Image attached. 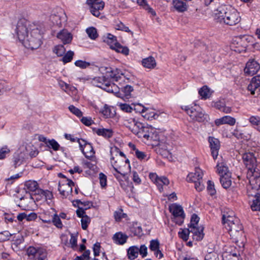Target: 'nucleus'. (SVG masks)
I'll list each match as a JSON object with an SVG mask.
<instances>
[{
  "instance_id": "obj_1",
  "label": "nucleus",
  "mask_w": 260,
  "mask_h": 260,
  "mask_svg": "<svg viewBox=\"0 0 260 260\" xmlns=\"http://www.w3.org/2000/svg\"><path fill=\"white\" fill-rule=\"evenodd\" d=\"M15 32L19 41L28 49H36L42 43L43 31L41 26L25 19L18 20Z\"/></svg>"
},
{
  "instance_id": "obj_2",
  "label": "nucleus",
  "mask_w": 260,
  "mask_h": 260,
  "mask_svg": "<svg viewBox=\"0 0 260 260\" xmlns=\"http://www.w3.org/2000/svg\"><path fill=\"white\" fill-rule=\"evenodd\" d=\"M110 161L114 170L113 172L114 176L119 181L121 186L125 189L127 185L122 181L124 180L127 184H128V177L125 171V169L129 170L131 168L128 159L117 147H114L111 149Z\"/></svg>"
},
{
  "instance_id": "obj_3",
  "label": "nucleus",
  "mask_w": 260,
  "mask_h": 260,
  "mask_svg": "<svg viewBox=\"0 0 260 260\" xmlns=\"http://www.w3.org/2000/svg\"><path fill=\"white\" fill-rule=\"evenodd\" d=\"M244 164L247 169V178L249 180L248 193H251L250 188L256 191L260 187V170L257 167L256 157L252 152H245L242 155Z\"/></svg>"
},
{
  "instance_id": "obj_4",
  "label": "nucleus",
  "mask_w": 260,
  "mask_h": 260,
  "mask_svg": "<svg viewBox=\"0 0 260 260\" xmlns=\"http://www.w3.org/2000/svg\"><path fill=\"white\" fill-rule=\"evenodd\" d=\"M222 223L234 241L239 247H243L245 242V236L242 231L243 227L240 220L231 212L230 214L223 215Z\"/></svg>"
},
{
  "instance_id": "obj_5",
  "label": "nucleus",
  "mask_w": 260,
  "mask_h": 260,
  "mask_svg": "<svg viewBox=\"0 0 260 260\" xmlns=\"http://www.w3.org/2000/svg\"><path fill=\"white\" fill-rule=\"evenodd\" d=\"M128 80V78H126L124 74L119 73L116 70L115 72L111 71L110 73L108 71L105 76L101 77H96L92 80V84L99 87H100L108 92H114L116 91L117 85L111 82L112 81L119 82L121 84V81Z\"/></svg>"
},
{
  "instance_id": "obj_6",
  "label": "nucleus",
  "mask_w": 260,
  "mask_h": 260,
  "mask_svg": "<svg viewBox=\"0 0 260 260\" xmlns=\"http://www.w3.org/2000/svg\"><path fill=\"white\" fill-rule=\"evenodd\" d=\"M215 14L220 23L230 26L238 24L241 20L240 13L230 6H220L215 10Z\"/></svg>"
},
{
  "instance_id": "obj_7",
  "label": "nucleus",
  "mask_w": 260,
  "mask_h": 260,
  "mask_svg": "<svg viewBox=\"0 0 260 260\" xmlns=\"http://www.w3.org/2000/svg\"><path fill=\"white\" fill-rule=\"evenodd\" d=\"M181 108L193 121L204 122L208 117L202 108L196 104H194L193 106H183Z\"/></svg>"
},
{
  "instance_id": "obj_8",
  "label": "nucleus",
  "mask_w": 260,
  "mask_h": 260,
  "mask_svg": "<svg viewBox=\"0 0 260 260\" xmlns=\"http://www.w3.org/2000/svg\"><path fill=\"white\" fill-rule=\"evenodd\" d=\"M203 176V171L199 168H196L194 172L190 173L188 175L187 180L194 182L196 190L201 191L205 188Z\"/></svg>"
},
{
  "instance_id": "obj_9",
  "label": "nucleus",
  "mask_w": 260,
  "mask_h": 260,
  "mask_svg": "<svg viewBox=\"0 0 260 260\" xmlns=\"http://www.w3.org/2000/svg\"><path fill=\"white\" fill-rule=\"evenodd\" d=\"M185 229L180 232V237L184 241L186 242L188 239L189 235L190 232L193 234V239L196 241H200L203 239L204 234L203 233L204 228L202 226L198 227H192L190 229Z\"/></svg>"
},
{
  "instance_id": "obj_10",
  "label": "nucleus",
  "mask_w": 260,
  "mask_h": 260,
  "mask_svg": "<svg viewBox=\"0 0 260 260\" xmlns=\"http://www.w3.org/2000/svg\"><path fill=\"white\" fill-rule=\"evenodd\" d=\"M60 176L65 178L61 174ZM74 183L70 179L64 178L59 182L58 190L63 198H67L72 192L73 186H74Z\"/></svg>"
},
{
  "instance_id": "obj_11",
  "label": "nucleus",
  "mask_w": 260,
  "mask_h": 260,
  "mask_svg": "<svg viewBox=\"0 0 260 260\" xmlns=\"http://www.w3.org/2000/svg\"><path fill=\"white\" fill-rule=\"evenodd\" d=\"M248 39L249 37L246 36L235 37L232 43V49L238 53L245 52L248 47Z\"/></svg>"
},
{
  "instance_id": "obj_12",
  "label": "nucleus",
  "mask_w": 260,
  "mask_h": 260,
  "mask_svg": "<svg viewBox=\"0 0 260 260\" xmlns=\"http://www.w3.org/2000/svg\"><path fill=\"white\" fill-rule=\"evenodd\" d=\"M149 177L152 182L156 185L160 192L163 191V186H168L169 184V180L167 177H159L156 173H151L149 174Z\"/></svg>"
},
{
  "instance_id": "obj_13",
  "label": "nucleus",
  "mask_w": 260,
  "mask_h": 260,
  "mask_svg": "<svg viewBox=\"0 0 260 260\" xmlns=\"http://www.w3.org/2000/svg\"><path fill=\"white\" fill-rule=\"evenodd\" d=\"M78 143H79L81 151L85 157L90 158L95 156V152L90 143L87 142L83 139H78Z\"/></svg>"
},
{
  "instance_id": "obj_14",
  "label": "nucleus",
  "mask_w": 260,
  "mask_h": 260,
  "mask_svg": "<svg viewBox=\"0 0 260 260\" xmlns=\"http://www.w3.org/2000/svg\"><path fill=\"white\" fill-rule=\"evenodd\" d=\"M26 147L20 146L14 155V165L15 168L22 164L27 157Z\"/></svg>"
},
{
  "instance_id": "obj_15",
  "label": "nucleus",
  "mask_w": 260,
  "mask_h": 260,
  "mask_svg": "<svg viewBox=\"0 0 260 260\" xmlns=\"http://www.w3.org/2000/svg\"><path fill=\"white\" fill-rule=\"evenodd\" d=\"M86 2L90 6L91 13L96 17H99L101 15V11L104 8V2L103 1H91V0H87Z\"/></svg>"
},
{
  "instance_id": "obj_16",
  "label": "nucleus",
  "mask_w": 260,
  "mask_h": 260,
  "mask_svg": "<svg viewBox=\"0 0 260 260\" xmlns=\"http://www.w3.org/2000/svg\"><path fill=\"white\" fill-rule=\"evenodd\" d=\"M155 131V128L151 126H144L142 123V127L139 129L138 133H136L135 135L143 140H149L150 138H154L152 135Z\"/></svg>"
},
{
  "instance_id": "obj_17",
  "label": "nucleus",
  "mask_w": 260,
  "mask_h": 260,
  "mask_svg": "<svg viewBox=\"0 0 260 260\" xmlns=\"http://www.w3.org/2000/svg\"><path fill=\"white\" fill-rule=\"evenodd\" d=\"M123 125L127 127L134 134L138 133V131L142 127V123L133 118H125L123 120Z\"/></svg>"
},
{
  "instance_id": "obj_18",
  "label": "nucleus",
  "mask_w": 260,
  "mask_h": 260,
  "mask_svg": "<svg viewBox=\"0 0 260 260\" xmlns=\"http://www.w3.org/2000/svg\"><path fill=\"white\" fill-rule=\"evenodd\" d=\"M35 200L34 196H32L30 193H26L20 199V202L18 205L23 210H29L34 205Z\"/></svg>"
},
{
  "instance_id": "obj_19",
  "label": "nucleus",
  "mask_w": 260,
  "mask_h": 260,
  "mask_svg": "<svg viewBox=\"0 0 260 260\" xmlns=\"http://www.w3.org/2000/svg\"><path fill=\"white\" fill-rule=\"evenodd\" d=\"M260 69L259 63L254 59H250L246 63L244 69L245 73L248 75L253 76Z\"/></svg>"
},
{
  "instance_id": "obj_20",
  "label": "nucleus",
  "mask_w": 260,
  "mask_h": 260,
  "mask_svg": "<svg viewBox=\"0 0 260 260\" xmlns=\"http://www.w3.org/2000/svg\"><path fill=\"white\" fill-rule=\"evenodd\" d=\"M162 114V112L161 113L151 107H145L142 117L146 120H152L158 119Z\"/></svg>"
},
{
  "instance_id": "obj_21",
  "label": "nucleus",
  "mask_w": 260,
  "mask_h": 260,
  "mask_svg": "<svg viewBox=\"0 0 260 260\" xmlns=\"http://www.w3.org/2000/svg\"><path fill=\"white\" fill-rule=\"evenodd\" d=\"M209 142L212 156L213 159L215 160L218 155V151L220 146V142L217 139L214 137H209Z\"/></svg>"
},
{
  "instance_id": "obj_22",
  "label": "nucleus",
  "mask_w": 260,
  "mask_h": 260,
  "mask_svg": "<svg viewBox=\"0 0 260 260\" xmlns=\"http://www.w3.org/2000/svg\"><path fill=\"white\" fill-rule=\"evenodd\" d=\"M259 188L256 191L250 188V192L252 193V195H249L247 192L248 196H253L254 198L250 204L251 208L253 211H260V193L257 192Z\"/></svg>"
},
{
  "instance_id": "obj_23",
  "label": "nucleus",
  "mask_w": 260,
  "mask_h": 260,
  "mask_svg": "<svg viewBox=\"0 0 260 260\" xmlns=\"http://www.w3.org/2000/svg\"><path fill=\"white\" fill-rule=\"evenodd\" d=\"M128 236L121 232H117L112 237L113 242L116 245H123L127 241Z\"/></svg>"
},
{
  "instance_id": "obj_24",
  "label": "nucleus",
  "mask_w": 260,
  "mask_h": 260,
  "mask_svg": "<svg viewBox=\"0 0 260 260\" xmlns=\"http://www.w3.org/2000/svg\"><path fill=\"white\" fill-rule=\"evenodd\" d=\"M57 38L59 39L63 44H70L73 39L72 34L66 29L60 31L57 35Z\"/></svg>"
},
{
  "instance_id": "obj_25",
  "label": "nucleus",
  "mask_w": 260,
  "mask_h": 260,
  "mask_svg": "<svg viewBox=\"0 0 260 260\" xmlns=\"http://www.w3.org/2000/svg\"><path fill=\"white\" fill-rule=\"evenodd\" d=\"M141 64L145 69L153 70L156 68L157 62L154 57L150 56L143 58L141 61Z\"/></svg>"
},
{
  "instance_id": "obj_26",
  "label": "nucleus",
  "mask_w": 260,
  "mask_h": 260,
  "mask_svg": "<svg viewBox=\"0 0 260 260\" xmlns=\"http://www.w3.org/2000/svg\"><path fill=\"white\" fill-rule=\"evenodd\" d=\"M260 87V75L252 78L250 83L248 85L247 89L251 94H255V90Z\"/></svg>"
},
{
  "instance_id": "obj_27",
  "label": "nucleus",
  "mask_w": 260,
  "mask_h": 260,
  "mask_svg": "<svg viewBox=\"0 0 260 260\" xmlns=\"http://www.w3.org/2000/svg\"><path fill=\"white\" fill-rule=\"evenodd\" d=\"M235 123L236 119L230 116H224L215 120V124L217 126L225 124L233 126Z\"/></svg>"
},
{
  "instance_id": "obj_28",
  "label": "nucleus",
  "mask_w": 260,
  "mask_h": 260,
  "mask_svg": "<svg viewBox=\"0 0 260 260\" xmlns=\"http://www.w3.org/2000/svg\"><path fill=\"white\" fill-rule=\"evenodd\" d=\"M104 41L110 46L111 49H113L115 46H116L119 43L117 42L116 37L111 34H108L104 37Z\"/></svg>"
},
{
  "instance_id": "obj_29",
  "label": "nucleus",
  "mask_w": 260,
  "mask_h": 260,
  "mask_svg": "<svg viewBox=\"0 0 260 260\" xmlns=\"http://www.w3.org/2000/svg\"><path fill=\"white\" fill-rule=\"evenodd\" d=\"M170 212L173 216V220L178 223L179 221V205L176 204H172L169 206Z\"/></svg>"
},
{
  "instance_id": "obj_30",
  "label": "nucleus",
  "mask_w": 260,
  "mask_h": 260,
  "mask_svg": "<svg viewBox=\"0 0 260 260\" xmlns=\"http://www.w3.org/2000/svg\"><path fill=\"white\" fill-rule=\"evenodd\" d=\"M217 172L219 174V175L220 176H224L228 173H231L229 170L228 168L226 166L225 163L222 161V160H221V161L219 162L218 161L217 165Z\"/></svg>"
},
{
  "instance_id": "obj_31",
  "label": "nucleus",
  "mask_w": 260,
  "mask_h": 260,
  "mask_svg": "<svg viewBox=\"0 0 260 260\" xmlns=\"http://www.w3.org/2000/svg\"><path fill=\"white\" fill-rule=\"evenodd\" d=\"M95 133L100 136L105 138H111L113 135V131L110 128H100L94 130Z\"/></svg>"
},
{
  "instance_id": "obj_32",
  "label": "nucleus",
  "mask_w": 260,
  "mask_h": 260,
  "mask_svg": "<svg viewBox=\"0 0 260 260\" xmlns=\"http://www.w3.org/2000/svg\"><path fill=\"white\" fill-rule=\"evenodd\" d=\"M130 232L134 236L141 237L143 235L141 226L138 223H133L130 227Z\"/></svg>"
},
{
  "instance_id": "obj_33",
  "label": "nucleus",
  "mask_w": 260,
  "mask_h": 260,
  "mask_svg": "<svg viewBox=\"0 0 260 260\" xmlns=\"http://www.w3.org/2000/svg\"><path fill=\"white\" fill-rule=\"evenodd\" d=\"M231 178V173H228V174L225 175L220 177V183L224 188H228L231 186L232 184Z\"/></svg>"
},
{
  "instance_id": "obj_34",
  "label": "nucleus",
  "mask_w": 260,
  "mask_h": 260,
  "mask_svg": "<svg viewBox=\"0 0 260 260\" xmlns=\"http://www.w3.org/2000/svg\"><path fill=\"white\" fill-rule=\"evenodd\" d=\"M45 249L42 248L36 249L34 247H29L27 250L28 255L31 258H35V259L41 254L42 251H44Z\"/></svg>"
},
{
  "instance_id": "obj_35",
  "label": "nucleus",
  "mask_w": 260,
  "mask_h": 260,
  "mask_svg": "<svg viewBox=\"0 0 260 260\" xmlns=\"http://www.w3.org/2000/svg\"><path fill=\"white\" fill-rule=\"evenodd\" d=\"M25 188L29 191H37L39 189V185L37 181L28 180L25 182L24 184Z\"/></svg>"
},
{
  "instance_id": "obj_36",
  "label": "nucleus",
  "mask_w": 260,
  "mask_h": 260,
  "mask_svg": "<svg viewBox=\"0 0 260 260\" xmlns=\"http://www.w3.org/2000/svg\"><path fill=\"white\" fill-rule=\"evenodd\" d=\"M137 3L153 16L156 15L155 11L148 4L146 0H137Z\"/></svg>"
},
{
  "instance_id": "obj_37",
  "label": "nucleus",
  "mask_w": 260,
  "mask_h": 260,
  "mask_svg": "<svg viewBox=\"0 0 260 260\" xmlns=\"http://www.w3.org/2000/svg\"><path fill=\"white\" fill-rule=\"evenodd\" d=\"M139 248L136 246H131L127 249V256L130 259H134L138 257Z\"/></svg>"
},
{
  "instance_id": "obj_38",
  "label": "nucleus",
  "mask_w": 260,
  "mask_h": 260,
  "mask_svg": "<svg viewBox=\"0 0 260 260\" xmlns=\"http://www.w3.org/2000/svg\"><path fill=\"white\" fill-rule=\"evenodd\" d=\"M91 161L86 160L83 161V166L85 168H88L93 171H95L96 169V160L95 156L90 158Z\"/></svg>"
},
{
  "instance_id": "obj_39",
  "label": "nucleus",
  "mask_w": 260,
  "mask_h": 260,
  "mask_svg": "<svg viewBox=\"0 0 260 260\" xmlns=\"http://www.w3.org/2000/svg\"><path fill=\"white\" fill-rule=\"evenodd\" d=\"M38 192L39 194L44 193L45 196L44 201L46 202L48 204L51 205L52 204L53 196L51 191L48 190L38 189Z\"/></svg>"
},
{
  "instance_id": "obj_40",
  "label": "nucleus",
  "mask_w": 260,
  "mask_h": 260,
  "mask_svg": "<svg viewBox=\"0 0 260 260\" xmlns=\"http://www.w3.org/2000/svg\"><path fill=\"white\" fill-rule=\"evenodd\" d=\"M156 151L157 153L161 155L164 157H167L169 152L167 150V147L165 145H163L162 143L159 142L156 144Z\"/></svg>"
},
{
  "instance_id": "obj_41",
  "label": "nucleus",
  "mask_w": 260,
  "mask_h": 260,
  "mask_svg": "<svg viewBox=\"0 0 260 260\" xmlns=\"http://www.w3.org/2000/svg\"><path fill=\"white\" fill-rule=\"evenodd\" d=\"M199 93L202 99H207L210 97L212 91L207 86H204L199 91Z\"/></svg>"
},
{
  "instance_id": "obj_42",
  "label": "nucleus",
  "mask_w": 260,
  "mask_h": 260,
  "mask_svg": "<svg viewBox=\"0 0 260 260\" xmlns=\"http://www.w3.org/2000/svg\"><path fill=\"white\" fill-rule=\"evenodd\" d=\"M20 146L26 147L27 156L29 155L31 157H35L38 154V151L37 148L31 144H23Z\"/></svg>"
},
{
  "instance_id": "obj_43",
  "label": "nucleus",
  "mask_w": 260,
  "mask_h": 260,
  "mask_svg": "<svg viewBox=\"0 0 260 260\" xmlns=\"http://www.w3.org/2000/svg\"><path fill=\"white\" fill-rule=\"evenodd\" d=\"M132 145L133 149L135 150V155L139 159L147 161L150 158L149 155L146 154L144 152L141 151L138 149H136L134 145L132 144Z\"/></svg>"
},
{
  "instance_id": "obj_44",
  "label": "nucleus",
  "mask_w": 260,
  "mask_h": 260,
  "mask_svg": "<svg viewBox=\"0 0 260 260\" xmlns=\"http://www.w3.org/2000/svg\"><path fill=\"white\" fill-rule=\"evenodd\" d=\"M115 50L116 52L120 53L125 56L129 54V50L128 47L121 45L120 43L115 46V47L112 49Z\"/></svg>"
},
{
  "instance_id": "obj_45",
  "label": "nucleus",
  "mask_w": 260,
  "mask_h": 260,
  "mask_svg": "<svg viewBox=\"0 0 260 260\" xmlns=\"http://www.w3.org/2000/svg\"><path fill=\"white\" fill-rule=\"evenodd\" d=\"M66 92L72 96L74 101H77L79 100V96L77 95L78 91L75 87L69 85Z\"/></svg>"
},
{
  "instance_id": "obj_46",
  "label": "nucleus",
  "mask_w": 260,
  "mask_h": 260,
  "mask_svg": "<svg viewBox=\"0 0 260 260\" xmlns=\"http://www.w3.org/2000/svg\"><path fill=\"white\" fill-rule=\"evenodd\" d=\"M101 112L105 118H109L114 115L115 113H112L110 107L107 105H105L103 108L101 110Z\"/></svg>"
},
{
  "instance_id": "obj_47",
  "label": "nucleus",
  "mask_w": 260,
  "mask_h": 260,
  "mask_svg": "<svg viewBox=\"0 0 260 260\" xmlns=\"http://www.w3.org/2000/svg\"><path fill=\"white\" fill-rule=\"evenodd\" d=\"M117 89L119 90H121V91L124 93L125 96H127L129 95L131 92L133 90V88L132 86L128 85H126L124 86H122L120 85V87L117 85L116 91H117ZM115 92L116 93L117 91Z\"/></svg>"
},
{
  "instance_id": "obj_48",
  "label": "nucleus",
  "mask_w": 260,
  "mask_h": 260,
  "mask_svg": "<svg viewBox=\"0 0 260 260\" xmlns=\"http://www.w3.org/2000/svg\"><path fill=\"white\" fill-rule=\"evenodd\" d=\"M68 109L71 113L76 116L77 117L80 118L83 115L82 112L79 108L73 105H70L68 107Z\"/></svg>"
},
{
  "instance_id": "obj_49",
  "label": "nucleus",
  "mask_w": 260,
  "mask_h": 260,
  "mask_svg": "<svg viewBox=\"0 0 260 260\" xmlns=\"http://www.w3.org/2000/svg\"><path fill=\"white\" fill-rule=\"evenodd\" d=\"M117 105L120 108V109L123 112L130 113L133 110L132 105L130 106L129 105L126 103H117Z\"/></svg>"
},
{
  "instance_id": "obj_50",
  "label": "nucleus",
  "mask_w": 260,
  "mask_h": 260,
  "mask_svg": "<svg viewBox=\"0 0 260 260\" xmlns=\"http://www.w3.org/2000/svg\"><path fill=\"white\" fill-rule=\"evenodd\" d=\"M53 52L58 56H61L65 53L66 49L63 45H58L54 47L53 49Z\"/></svg>"
},
{
  "instance_id": "obj_51",
  "label": "nucleus",
  "mask_w": 260,
  "mask_h": 260,
  "mask_svg": "<svg viewBox=\"0 0 260 260\" xmlns=\"http://www.w3.org/2000/svg\"><path fill=\"white\" fill-rule=\"evenodd\" d=\"M114 216L115 220L117 222H119L122 219L126 217V214L123 212L122 210L118 209L115 211Z\"/></svg>"
},
{
  "instance_id": "obj_52",
  "label": "nucleus",
  "mask_w": 260,
  "mask_h": 260,
  "mask_svg": "<svg viewBox=\"0 0 260 260\" xmlns=\"http://www.w3.org/2000/svg\"><path fill=\"white\" fill-rule=\"evenodd\" d=\"M86 31L88 37L92 40L95 39L98 37V33L96 29L93 27L87 28Z\"/></svg>"
},
{
  "instance_id": "obj_53",
  "label": "nucleus",
  "mask_w": 260,
  "mask_h": 260,
  "mask_svg": "<svg viewBox=\"0 0 260 260\" xmlns=\"http://www.w3.org/2000/svg\"><path fill=\"white\" fill-rule=\"evenodd\" d=\"M49 148H51L54 151H57L60 147L59 144L54 139L49 140L46 145Z\"/></svg>"
},
{
  "instance_id": "obj_54",
  "label": "nucleus",
  "mask_w": 260,
  "mask_h": 260,
  "mask_svg": "<svg viewBox=\"0 0 260 260\" xmlns=\"http://www.w3.org/2000/svg\"><path fill=\"white\" fill-rule=\"evenodd\" d=\"M74 53L72 51H68L63 56L61 60L64 63H67L71 61L73 59Z\"/></svg>"
},
{
  "instance_id": "obj_55",
  "label": "nucleus",
  "mask_w": 260,
  "mask_h": 260,
  "mask_svg": "<svg viewBox=\"0 0 260 260\" xmlns=\"http://www.w3.org/2000/svg\"><path fill=\"white\" fill-rule=\"evenodd\" d=\"M52 222L53 224L57 228L61 229L63 226V224L61 221L60 217L57 214H54L52 218Z\"/></svg>"
},
{
  "instance_id": "obj_56",
  "label": "nucleus",
  "mask_w": 260,
  "mask_h": 260,
  "mask_svg": "<svg viewBox=\"0 0 260 260\" xmlns=\"http://www.w3.org/2000/svg\"><path fill=\"white\" fill-rule=\"evenodd\" d=\"M81 222L82 228L83 229V230H86L87 229L88 225L90 222V218L87 215L84 216V217H83L81 218Z\"/></svg>"
},
{
  "instance_id": "obj_57",
  "label": "nucleus",
  "mask_w": 260,
  "mask_h": 260,
  "mask_svg": "<svg viewBox=\"0 0 260 260\" xmlns=\"http://www.w3.org/2000/svg\"><path fill=\"white\" fill-rule=\"evenodd\" d=\"M132 107L133 108V110H134L136 113L141 114L142 116L146 107L141 104H132Z\"/></svg>"
},
{
  "instance_id": "obj_58",
  "label": "nucleus",
  "mask_w": 260,
  "mask_h": 260,
  "mask_svg": "<svg viewBox=\"0 0 260 260\" xmlns=\"http://www.w3.org/2000/svg\"><path fill=\"white\" fill-rule=\"evenodd\" d=\"M90 63L86 61L78 60L75 62V65L81 69H86L90 66Z\"/></svg>"
},
{
  "instance_id": "obj_59",
  "label": "nucleus",
  "mask_w": 260,
  "mask_h": 260,
  "mask_svg": "<svg viewBox=\"0 0 260 260\" xmlns=\"http://www.w3.org/2000/svg\"><path fill=\"white\" fill-rule=\"evenodd\" d=\"M249 121L253 126H258L260 125V117L257 116H251L249 118Z\"/></svg>"
},
{
  "instance_id": "obj_60",
  "label": "nucleus",
  "mask_w": 260,
  "mask_h": 260,
  "mask_svg": "<svg viewBox=\"0 0 260 260\" xmlns=\"http://www.w3.org/2000/svg\"><path fill=\"white\" fill-rule=\"evenodd\" d=\"M199 220L200 218L196 214H193L190 219V225L189 228L191 229V228L192 227H198Z\"/></svg>"
},
{
  "instance_id": "obj_61",
  "label": "nucleus",
  "mask_w": 260,
  "mask_h": 260,
  "mask_svg": "<svg viewBox=\"0 0 260 260\" xmlns=\"http://www.w3.org/2000/svg\"><path fill=\"white\" fill-rule=\"evenodd\" d=\"M10 152V150L7 146L1 148L0 149V159H4L6 157L7 154L9 153Z\"/></svg>"
},
{
  "instance_id": "obj_62",
  "label": "nucleus",
  "mask_w": 260,
  "mask_h": 260,
  "mask_svg": "<svg viewBox=\"0 0 260 260\" xmlns=\"http://www.w3.org/2000/svg\"><path fill=\"white\" fill-rule=\"evenodd\" d=\"M159 243L158 240H152L150 242L149 248L151 251L156 250L159 248Z\"/></svg>"
},
{
  "instance_id": "obj_63",
  "label": "nucleus",
  "mask_w": 260,
  "mask_h": 260,
  "mask_svg": "<svg viewBox=\"0 0 260 260\" xmlns=\"http://www.w3.org/2000/svg\"><path fill=\"white\" fill-rule=\"evenodd\" d=\"M99 180L101 187H105L107 185V176L103 173L99 174Z\"/></svg>"
},
{
  "instance_id": "obj_64",
  "label": "nucleus",
  "mask_w": 260,
  "mask_h": 260,
  "mask_svg": "<svg viewBox=\"0 0 260 260\" xmlns=\"http://www.w3.org/2000/svg\"><path fill=\"white\" fill-rule=\"evenodd\" d=\"M207 190L210 195L213 196L216 193L214 183L210 180L208 181Z\"/></svg>"
}]
</instances>
